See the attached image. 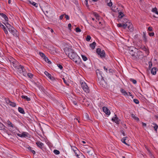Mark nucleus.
I'll return each instance as SVG.
<instances>
[{"mask_svg":"<svg viewBox=\"0 0 158 158\" xmlns=\"http://www.w3.org/2000/svg\"><path fill=\"white\" fill-rule=\"evenodd\" d=\"M121 133H122V134H123V136H125L126 135V134H125V133L124 132V131H123V130H121Z\"/></svg>","mask_w":158,"mask_h":158,"instance_id":"864d4df0","label":"nucleus"},{"mask_svg":"<svg viewBox=\"0 0 158 158\" xmlns=\"http://www.w3.org/2000/svg\"><path fill=\"white\" fill-rule=\"evenodd\" d=\"M86 104L88 106H89L90 104V102L88 101H86Z\"/></svg>","mask_w":158,"mask_h":158,"instance_id":"e2e57ef3","label":"nucleus"},{"mask_svg":"<svg viewBox=\"0 0 158 158\" xmlns=\"http://www.w3.org/2000/svg\"><path fill=\"white\" fill-rule=\"evenodd\" d=\"M3 31H4L5 33L6 34H8V32L7 30L6 29V27L5 28V29H3Z\"/></svg>","mask_w":158,"mask_h":158,"instance_id":"49530a36","label":"nucleus"},{"mask_svg":"<svg viewBox=\"0 0 158 158\" xmlns=\"http://www.w3.org/2000/svg\"><path fill=\"white\" fill-rule=\"evenodd\" d=\"M81 86L84 91L86 93H89V89L87 84L85 82H82Z\"/></svg>","mask_w":158,"mask_h":158,"instance_id":"20e7f679","label":"nucleus"},{"mask_svg":"<svg viewBox=\"0 0 158 158\" xmlns=\"http://www.w3.org/2000/svg\"><path fill=\"white\" fill-rule=\"evenodd\" d=\"M81 30L79 27H77L76 28V31L77 32H81Z\"/></svg>","mask_w":158,"mask_h":158,"instance_id":"ea45409f","label":"nucleus"},{"mask_svg":"<svg viewBox=\"0 0 158 158\" xmlns=\"http://www.w3.org/2000/svg\"><path fill=\"white\" fill-rule=\"evenodd\" d=\"M10 105L13 107H15L16 106V105L15 103L11 102V103L10 104Z\"/></svg>","mask_w":158,"mask_h":158,"instance_id":"37998d69","label":"nucleus"},{"mask_svg":"<svg viewBox=\"0 0 158 158\" xmlns=\"http://www.w3.org/2000/svg\"><path fill=\"white\" fill-rule=\"evenodd\" d=\"M143 40H144L145 42L146 41L147 39H146V34L144 32H143Z\"/></svg>","mask_w":158,"mask_h":158,"instance_id":"473e14b6","label":"nucleus"},{"mask_svg":"<svg viewBox=\"0 0 158 158\" xmlns=\"http://www.w3.org/2000/svg\"><path fill=\"white\" fill-rule=\"evenodd\" d=\"M153 125H154L153 127L155 129V130L156 131V132H157V129L158 128L157 125L155 123H153Z\"/></svg>","mask_w":158,"mask_h":158,"instance_id":"2f4dec72","label":"nucleus"},{"mask_svg":"<svg viewBox=\"0 0 158 158\" xmlns=\"http://www.w3.org/2000/svg\"><path fill=\"white\" fill-rule=\"evenodd\" d=\"M131 81H132L133 83L134 84H135L137 83V81L136 80H134L133 79H131Z\"/></svg>","mask_w":158,"mask_h":158,"instance_id":"c03bdc74","label":"nucleus"},{"mask_svg":"<svg viewBox=\"0 0 158 158\" xmlns=\"http://www.w3.org/2000/svg\"><path fill=\"white\" fill-rule=\"evenodd\" d=\"M128 137H124L122 139H121V141L122 142L124 143L125 144L128 145V146L129 145L126 142V138H127Z\"/></svg>","mask_w":158,"mask_h":158,"instance_id":"412c9836","label":"nucleus"},{"mask_svg":"<svg viewBox=\"0 0 158 158\" xmlns=\"http://www.w3.org/2000/svg\"><path fill=\"white\" fill-rule=\"evenodd\" d=\"M142 125L143 126H145V127L146 126V124L145 123H143V122H142Z\"/></svg>","mask_w":158,"mask_h":158,"instance_id":"774afa93","label":"nucleus"},{"mask_svg":"<svg viewBox=\"0 0 158 158\" xmlns=\"http://www.w3.org/2000/svg\"><path fill=\"white\" fill-rule=\"evenodd\" d=\"M68 27L70 30H71V24L70 23H69L68 25Z\"/></svg>","mask_w":158,"mask_h":158,"instance_id":"bf43d9fd","label":"nucleus"},{"mask_svg":"<svg viewBox=\"0 0 158 158\" xmlns=\"http://www.w3.org/2000/svg\"><path fill=\"white\" fill-rule=\"evenodd\" d=\"M96 45V43L95 42H94L92 44H89V46L92 48V49L93 50L94 49Z\"/></svg>","mask_w":158,"mask_h":158,"instance_id":"6ab92c4d","label":"nucleus"},{"mask_svg":"<svg viewBox=\"0 0 158 158\" xmlns=\"http://www.w3.org/2000/svg\"><path fill=\"white\" fill-rule=\"evenodd\" d=\"M0 27L2 29H5V27L2 24L1 25V26H0Z\"/></svg>","mask_w":158,"mask_h":158,"instance_id":"052dcab7","label":"nucleus"},{"mask_svg":"<svg viewBox=\"0 0 158 158\" xmlns=\"http://www.w3.org/2000/svg\"><path fill=\"white\" fill-rule=\"evenodd\" d=\"M142 52L137 49V51H135L134 55L132 56L135 59H139L141 57V56L142 55Z\"/></svg>","mask_w":158,"mask_h":158,"instance_id":"0eeeda50","label":"nucleus"},{"mask_svg":"<svg viewBox=\"0 0 158 158\" xmlns=\"http://www.w3.org/2000/svg\"><path fill=\"white\" fill-rule=\"evenodd\" d=\"M89 148H90L89 147ZM90 148V150H87V152L89 155H92L93 154L94 152L93 149L91 148Z\"/></svg>","mask_w":158,"mask_h":158,"instance_id":"aec40b11","label":"nucleus"},{"mask_svg":"<svg viewBox=\"0 0 158 158\" xmlns=\"http://www.w3.org/2000/svg\"><path fill=\"white\" fill-rule=\"evenodd\" d=\"M44 60L46 62L48 63V64H50L51 63V62L49 60V59L46 56L44 57Z\"/></svg>","mask_w":158,"mask_h":158,"instance_id":"7c9ffc66","label":"nucleus"},{"mask_svg":"<svg viewBox=\"0 0 158 158\" xmlns=\"http://www.w3.org/2000/svg\"><path fill=\"white\" fill-rule=\"evenodd\" d=\"M121 92L122 93H123V92H125V90L124 89H121Z\"/></svg>","mask_w":158,"mask_h":158,"instance_id":"338daca9","label":"nucleus"},{"mask_svg":"<svg viewBox=\"0 0 158 158\" xmlns=\"http://www.w3.org/2000/svg\"><path fill=\"white\" fill-rule=\"evenodd\" d=\"M127 26L128 29L131 32L133 31V25L132 24H131L129 22H128V25Z\"/></svg>","mask_w":158,"mask_h":158,"instance_id":"dca6fc26","label":"nucleus"},{"mask_svg":"<svg viewBox=\"0 0 158 158\" xmlns=\"http://www.w3.org/2000/svg\"><path fill=\"white\" fill-rule=\"evenodd\" d=\"M17 72L19 73H23V75L24 76H26L27 75V73H24V71L25 69H24L23 67L21 65H19L18 67H17L16 69Z\"/></svg>","mask_w":158,"mask_h":158,"instance_id":"7ed1b4c3","label":"nucleus"},{"mask_svg":"<svg viewBox=\"0 0 158 158\" xmlns=\"http://www.w3.org/2000/svg\"><path fill=\"white\" fill-rule=\"evenodd\" d=\"M7 124L10 127H13L14 125L9 120H8L7 121Z\"/></svg>","mask_w":158,"mask_h":158,"instance_id":"c85d7f7f","label":"nucleus"},{"mask_svg":"<svg viewBox=\"0 0 158 158\" xmlns=\"http://www.w3.org/2000/svg\"><path fill=\"white\" fill-rule=\"evenodd\" d=\"M39 54L40 55V56L42 58H43L44 59V57H46L45 55H44V53H42L41 52H39Z\"/></svg>","mask_w":158,"mask_h":158,"instance_id":"72a5a7b5","label":"nucleus"},{"mask_svg":"<svg viewBox=\"0 0 158 158\" xmlns=\"http://www.w3.org/2000/svg\"><path fill=\"white\" fill-rule=\"evenodd\" d=\"M148 30L150 31H152V27H148Z\"/></svg>","mask_w":158,"mask_h":158,"instance_id":"5fc2aeb1","label":"nucleus"},{"mask_svg":"<svg viewBox=\"0 0 158 158\" xmlns=\"http://www.w3.org/2000/svg\"><path fill=\"white\" fill-rule=\"evenodd\" d=\"M27 148L30 151H31L32 149V148L29 146H28V147H27Z\"/></svg>","mask_w":158,"mask_h":158,"instance_id":"603ef678","label":"nucleus"},{"mask_svg":"<svg viewBox=\"0 0 158 158\" xmlns=\"http://www.w3.org/2000/svg\"><path fill=\"white\" fill-rule=\"evenodd\" d=\"M10 61L11 66H13L16 69L17 67H18V66L19 65L18 64V62L15 60L13 58L10 59Z\"/></svg>","mask_w":158,"mask_h":158,"instance_id":"423d86ee","label":"nucleus"},{"mask_svg":"<svg viewBox=\"0 0 158 158\" xmlns=\"http://www.w3.org/2000/svg\"><path fill=\"white\" fill-rule=\"evenodd\" d=\"M53 152L56 155H58L60 153L59 151L57 150H54Z\"/></svg>","mask_w":158,"mask_h":158,"instance_id":"c9c22d12","label":"nucleus"},{"mask_svg":"<svg viewBox=\"0 0 158 158\" xmlns=\"http://www.w3.org/2000/svg\"><path fill=\"white\" fill-rule=\"evenodd\" d=\"M18 111L22 114H24L25 112L23 109L21 107H19L18 108Z\"/></svg>","mask_w":158,"mask_h":158,"instance_id":"5701e85b","label":"nucleus"},{"mask_svg":"<svg viewBox=\"0 0 158 158\" xmlns=\"http://www.w3.org/2000/svg\"><path fill=\"white\" fill-rule=\"evenodd\" d=\"M37 146L40 148H42L44 145V144L40 141H38L36 143Z\"/></svg>","mask_w":158,"mask_h":158,"instance_id":"f3484780","label":"nucleus"},{"mask_svg":"<svg viewBox=\"0 0 158 158\" xmlns=\"http://www.w3.org/2000/svg\"><path fill=\"white\" fill-rule=\"evenodd\" d=\"M6 26V27L7 28L9 29V28H10L11 27H12V26L10 25L8 22H6V23H3Z\"/></svg>","mask_w":158,"mask_h":158,"instance_id":"393cba45","label":"nucleus"},{"mask_svg":"<svg viewBox=\"0 0 158 158\" xmlns=\"http://www.w3.org/2000/svg\"><path fill=\"white\" fill-rule=\"evenodd\" d=\"M21 97L22 98L26 99L27 101H29L31 100L30 98L27 97L26 96L22 95Z\"/></svg>","mask_w":158,"mask_h":158,"instance_id":"b1692460","label":"nucleus"},{"mask_svg":"<svg viewBox=\"0 0 158 158\" xmlns=\"http://www.w3.org/2000/svg\"><path fill=\"white\" fill-rule=\"evenodd\" d=\"M149 67L151 68V66H152V64L151 62H149Z\"/></svg>","mask_w":158,"mask_h":158,"instance_id":"0e129e2a","label":"nucleus"},{"mask_svg":"<svg viewBox=\"0 0 158 158\" xmlns=\"http://www.w3.org/2000/svg\"><path fill=\"white\" fill-rule=\"evenodd\" d=\"M117 26L118 27H122V24L121 23H119L117 24Z\"/></svg>","mask_w":158,"mask_h":158,"instance_id":"6e6d98bb","label":"nucleus"},{"mask_svg":"<svg viewBox=\"0 0 158 158\" xmlns=\"http://www.w3.org/2000/svg\"><path fill=\"white\" fill-rule=\"evenodd\" d=\"M29 2L32 5L34 6H35L36 7H37L38 6V4L35 2H31V1H29Z\"/></svg>","mask_w":158,"mask_h":158,"instance_id":"4be33fe9","label":"nucleus"},{"mask_svg":"<svg viewBox=\"0 0 158 158\" xmlns=\"http://www.w3.org/2000/svg\"><path fill=\"white\" fill-rule=\"evenodd\" d=\"M64 15L65 16V18L66 19L68 20L69 19V17L68 15L64 14Z\"/></svg>","mask_w":158,"mask_h":158,"instance_id":"13d9d810","label":"nucleus"},{"mask_svg":"<svg viewBox=\"0 0 158 158\" xmlns=\"http://www.w3.org/2000/svg\"><path fill=\"white\" fill-rule=\"evenodd\" d=\"M103 111L107 115H109L110 114V111L106 107H103L102 108Z\"/></svg>","mask_w":158,"mask_h":158,"instance_id":"9b49d317","label":"nucleus"},{"mask_svg":"<svg viewBox=\"0 0 158 158\" xmlns=\"http://www.w3.org/2000/svg\"><path fill=\"white\" fill-rule=\"evenodd\" d=\"M71 147L73 152L79 151V150L75 147L71 146Z\"/></svg>","mask_w":158,"mask_h":158,"instance_id":"cd10ccee","label":"nucleus"},{"mask_svg":"<svg viewBox=\"0 0 158 158\" xmlns=\"http://www.w3.org/2000/svg\"><path fill=\"white\" fill-rule=\"evenodd\" d=\"M57 66L58 67L61 69L63 68V67L61 65H60V64H57Z\"/></svg>","mask_w":158,"mask_h":158,"instance_id":"a18cd8bd","label":"nucleus"},{"mask_svg":"<svg viewBox=\"0 0 158 158\" xmlns=\"http://www.w3.org/2000/svg\"><path fill=\"white\" fill-rule=\"evenodd\" d=\"M131 117L133 118H134L136 120H137L138 121H139V118L138 117H136L135 116V115L133 114H131Z\"/></svg>","mask_w":158,"mask_h":158,"instance_id":"bb28decb","label":"nucleus"},{"mask_svg":"<svg viewBox=\"0 0 158 158\" xmlns=\"http://www.w3.org/2000/svg\"><path fill=\"white\" fill-rule=\"evenodd\" d=\"M17 135L18 136L21 137H28V134L27 132H23L21 134H18Z\"/></svg>","mask_w":158,"mask_h":158,"instance_id":"f8f14e48","label":"nucleus"},{"mask_svg":"<svg viewBox=\"0 0 158 158\" xmlns=\"http://www.w3.org/2000/svg\"><path fill=\"white\" fill-rule=\"evenodd\" d=\"M33 154H35V151L33 150H31V151Z\"/></svg>","mask_w":158,"mask_h":158,"instance_id":"69168bd1","label":"nucleus"},{"mask_svg":"<svg viewBox=\"0 0 158 158\" xmlns=\"http://www.w3.org/2000/svg\"><path fill=\"white\" fill-rule=\"evenodd\" d=\"M127 93L128 94V96H131L132 97V98H133V96L132 95V94H131L130 92H128V93Z\"/></svg>","mask_w":158,"mask_h":158,"instance_id":"680f3d73","label":"nucleus"},{"mask_svg":"<svg viewBox=\"0 0 158 158\" xmlns=\"http://www.w3.org/2000/svg\"><path fill=\"white\" fill-rule=\"evenodd\" d=\"M64 15H61L60 17V20H61L63 18V17L64 16Z\"/></svg>","mask_w":158,"mask_h":158,"instance_id":"4d7b16f0","label":"nucleus"},{"mask_svg":"<svg viewBox=\"0 0 158 158\" xmlns=\"http://www.w3.org/2000/svg\"><path fill=\"white\" fill-rule=\"evenodd\" d=\"M44 73L50 79L52 80H54V77H52V76L50 74H49L48 72L47 71H45L44 72Z\"/></svg>","mask_w":158,"mask_h":158,"instance_id":"4468645a","label":"nucleus"},{"mask_svg":"<svg viewBox=\"0 0 158 158\" xmlns=\"http://www.w3.org/2000/svg\"><path fill=\"white\" fill-rule=\"evenodd\" d=\"M41 9L45 15V12L49 15H51L52 14L53 12L52 9L51 8L49 5L46 4Z\"/></svg>","mask_w":158,"mask_h":158,"instance_id":"f03ea898","label":"nucleus"},{"mask_svg":"<svg viewBox=\"0 0 158 158\" xmlns=\"http://www.w3.org/2000/svg\"><path fill=\"white\" fill-rule=\"evenodd\" d=\"M96 52L98 55H99L101 57L104 58L105 56V53L104 50L101 51L100 48H98L96 49Z\"/></svg>","mask_w":158,"mask_h":158,"instance_id":"39448f33","label":"nucleus"},{"mask_svg":"<svg viewBox=\"0 0 158 158\" xmlns=\"http://www.w3.org/2000/svg\"><path fill=\"white\" fill-rule=\"evenodd\" d=\"M124 21H123L124 23H122V27H123V28L125 29L126 28V27L128 25V22H127L128 20L127 19H124Z\"/></svg>","mask_w":158,"mask_h":158,"instance_id":"ddd939ff","label":"nucleus"},{"mask_svg":"<svg viewBox=\"0 0 158 158\" xmlns=\"http://www.w3.org/2000/svg\"><path fill=\"white\" fill-rule=\"evenodd\" d=\"M129 52L132 56L134 55L135 51H137V49L133 47H131L129 48Z\"/></svg>","mask_w":158,"mask_h":158,"instance_id":"1a4fd4ad","label":"nucleus"},{"mask_svg":"<svg viewBox=\"0 0 158 158\" xmlns=\"http://www.w3.org/2000/svg\"><path fill=\"white\" fill-rule=\"evenodd\" d=\"M154 35V32H151L149 33V35L150 36H153Z\"/></svg>","mask_w":158,"mask_h":158,"instance_id":"3c124183","label":"nucleus"},{"mask_svg":"<svg viewBox=\"0 0 158 158\" xmlns=\"http://www.w3.org/2000/svg\"><path fill=\"white\" fill-rule=\"evenodd\" d=\"M81 57H82V58L83 60L84 61H86V60H87V57L86 56H85L82 55H81Z\"/></svg>","mask_w":158,"mask_h":158,"instance_id":"f704fd0d","label":"nucleus"},{"mask_svg":"<svg viewBox=\"0 0 158 158\" xmlns=\"http://www.w3.org/2000/svg\"><path fill=\"white\" fill-rule=\"evenodd\" d=\"M133 101H134V102L136 104H138L139 103V101L137 99H134Z\"/></svg>","mask_w":158,"mask_h":158,"instance_id":"a19ab883","label":"nucleus"},{"mask_svg":"<svg viewBox=\"0 0 158 158\" xmlns=\"http://www.w3.org/2000/svg\"><path fill=\"white\" fill-rule=\"evenodd\" d=\"M27 76L30 78H31L33 77V74L31 73H28L27 74Z\"/></svg>","mask_w":158,"mask_h":158,"instance_id":"79ce46f5","label":"nucleus"},{"mask_svg":"<svg viewBox=\"0 0 158 158\" xmlns=\"http://www.w3.org/2000/svg\"><path fill=\"white\" fill-rule=\"evenodd\" d=\"M123 94L125 96H128V94L125 91V92H123Z\"/></svg>","mask_w":158,"mask_h":158,"instance_id":"8fccbe9b","label":"nucleus"},{"mask_svg":"<svg viewBox=\"0 0 158 158\" xmlns=\"http://www.w3.org/2000/svg\"><path fill=\"white\" fill-rule=\"evenodd\" d=\"M66 54L68 57L77 63H80L81 60L74 51L71 48H68L66 51Z\"/></svg>","mask_w":158,"mask_h":158,"instance_id":"f257e3e1","label":"nucleus"},{"mask_svg":"<svg viewBox=\"0 0 158 158\" xmlns=\"http://www.w3.org/2000/svg\"><path fill=\"white\" fill-rule=\"evenodd\" d=\"M9 31L15 36L17 37L18 32L13 27L9 28Z\"/></svg>","mask_w":158,"mask_h":158,"instance_id":"6e6552de","label":"nucleus"},{"mask_svg":"<svg viewBox=\"0 0 158 158\" xmlns=\"http://www.w3.org/2000/svg\"><path fill=\"white\" fill-rule=\"evenodd\" d=\"M107 5L109 6H111L112 5V3L111 2H110L107 4Z\"/></svg>","mask_w":158,"mask_h":158,"instance_id":"09e8293b","label":"nucleus"},{"mask_svg":"<svg viewBox=\"0 0 158 158\" xmlns=\"http://www.w3.org/2000/svg\"><path fill=\"white\" fill-rule=\"evenodd\" d=\"M157 69L156 68L154 67L151 70V73L153 75H155L156 74Z\"/></svg>","mask_w":158,"mask_h":158,"instance_id":"a211bd4d","label":"nucleus"},{"mask_svg":"<svg viewBox=\"0 0 158 158\" xmlns=\"http://www.w3.org/2000/svg\"><path fill=\"white\" fill-rule=\"evenodd\" d=\"M74 152V153L75 154V155L78 158H80L79 157V155L78 154V153H79L80 152H79V151H76V152Z\"/></svg>","mask_w":158,"mask_h":158,"instance_id":"58836bf2","label":"nucleus"},{"mask_svg":"<svg viewBox=\"0 0 158 158\" xmlns=\"http://www.w3.org/2000/svg\"><path fill=\"white\" fill-rule=\"evenodd\" d=\"M5 127L4 125L0 122V130H6L5 129Z\"/></svg>","mask_w":158,"mask_h":158,"instance_id":"a878e982","label":"nucleus"},{"mask_svg":"<svg viewBox=\"0 0 158 158\" xmlns=\"http://www.w3.org/2000/svg\"><path fill=\"white\" fill-rule=\"evenodd\" d=\"M0 15L4 19L5 21L6 22H8V18L6 16V15L2 13H0Z\"/></svg>","mask_w":158,"mask_h":158,"instance_id":"2eb2a0df","label":"nucleus"},{"mask_svg":"<svg viewBox=\"0 0 158 158\" xmlns=\"http://www.w3.org/2000/svg\"><path fill=\"white\" fill-rule=\"evenodd\" d=\"M119 15L118 16V17L119 18H122L123 16V14L122 12H120L119 13Z\"/></svg>","mask_w":158,"mask_h":158,"instance_id":"4c0bfd02","label":"nucleus"},{"mask_svg":"<svg viewBox=\"0 0 158 158\" xmlns=\"http://www.w3.org/2000/svg\"><path fill=\"white\" fill-rule=\"evenodd\" d=\"M152 12L155 13L156 14L158 15V12L157 11V9L156 7H155L152 9Z\"/></svg>","mask_w":158,"mask_h":158,"instance_id":"c756f323","label":"nucleus"},{"mask_svg":"<svg viewBox=\"0 0 158 158\" xmlns=\"http://www.w3.org/2000/svg\"><path fill=\"white\" fill-rule=\"evenodd\" d=\"M63 80V81H64V82L67 85H68L69 84H68L67 82V81L65 80V78H62Z\"/></svg>","mask_w":158,"mask_h":158,"instance_id":"de8ad7c7","label":"nucleus"},{"mask_svg":"<svg viewBox=\"0 0 158 158\" xmlns=\"http://www.w3.org/2000/svg\"><path fill=\"white\" fill-rule=\"evenodd\" d=\"M114 116L115 117L112 118V121L115 122L117 124H119L120 120L119 119L116 114H115Z\"/></svg>","mask_w":158,"mask_h":158,"instance_id":"9d476101","label":"nucleus"},{"mask_svg":"<svg viewBox=\"0 0 158 158\" xmlns=\"http://www.w3.org/2000/svg\"><path fill=\"white\" fill-rule=\"evenodd\" d=\"M91 39V37L89 35H87L85 39L87 41H89Z\"/></svg>","mask_w":158,"mask_h":158,"instance_id":"e433bc0d","label":"nucleus"}]
</instances>
